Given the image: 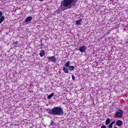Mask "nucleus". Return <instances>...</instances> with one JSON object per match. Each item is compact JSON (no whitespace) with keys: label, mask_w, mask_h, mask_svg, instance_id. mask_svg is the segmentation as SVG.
<instances>
[{"label":"nucleus","mask_w":128,"mask_h":128,"mask_svg":"<svg viewBox=\"0 0 128 128\" xmlns=\"http://www.w3.org/2000/svg\"><path fill=\"white\" fill-rule=\"evenodd\" d=\"M76 2H78V0H63L58 9V12H64L66 10L72 8V6H75Z\"/></svg>","instance_id":"obj_1"},{"label":"nucleus","mask_w":128,"mask_h":128,"mask_svg":"<svg viewBox=\"0 0 128 128\" xmlns=\"http://www.w3.org/2000/svg\"><path fill=\"white\" fill-rule=\"evenodd\" d=\"M48 112L52 116H63L64 109L62 107L56 106L50 110Z\"/></svg>","instance_id":"obj_2"},{"label":"nucleus","mask_w":128,"mask_h":128,"mask_svg":"<svg viewBox=\"0 0 128 128\" xmlns=\"http://www.w3.org/2000/svg\"><path fill=\"white\" fill-rule=\"evenodd\" d=\"M70 62L68 61L64 64L65 66L62 68V70L64 72V74H69L68 70L72 72L74 70V66H70Z\"/></svg>","instance_id":"obj_3"},{"label":"nucleus","mask_w":128,"mask_h":128,"mask_svg":"<svg viewBox=\"0 0 128 128\" xmlns=\"http://www.w3.org/2000/svg\"><path fill=\"white\" fill-rule=\"evenodd\" d=\"M122 114H124V111L122 110H119L117 111V112L115 114L117 118H122Z\"/></svg>","instance_id":"obj_4"},{"label":"nucleus","mask_w":128,"mask_h":128,"mask_svg":"<svg viewBox=\"0 0 128 128\" xmlns=\"http://www.w3.org/2000/svg\"><path fill=\"white\" fill-rule=\"evenodd\" d=\"M47 58H48V62H56V58L54 56H48Z\"/></svg>","instance_id":"obj_5"},{"label":"nucleus","mask_w":128,"mask_h":128,"mask_svg":"<svg viewBox=\"0 0 128 128\" xmlns=\"http://www.w3.org/2000/svg\"><path fill=\"white\" fill-rule=\"evenodd\" d=\"M79 50L80 52H86V46H81L79 48Z\"/></svg>","instance_id":"obj_6"},{"label":"nucleus","mask_w":128,"mask_h":128,"mask_svg":"<svg viewBox=\"0 0 128 128\" xmlns=\"http://www.w3.org/2000/svg\"><path fill=\"white\" fill-rule=\"evenodd\" d=\"M116 124L118 126H122V121L120 120H118L116 122Z\"/></svg>","instance_id":"obj_7"},{"label":"nucleus","mask_w":128,"mask_h":128,"mask_svg":"<svg viewBox=\"0 0 128 128\" xmlns=\"http://www.w3.org/2000/svg\"><path fill=\"white\" fill-rule=\"evenodd\" d=\"M31 20H32V17L30 16L27 17L25 20L26 22H30Z\"/></svg>","instance_id":"obj_8"},{"label":"nucleus","mask_w":128,"mask_h":128,"mask_svg":"<svg viewBox=\"0 0 128 128\" xmlns=\"http://www.w3.org/2000/svg\"><path fill=\"white\" fill-rule=\"evenodd\" d=\"M82 21V18H80L78 20L76 21V26H80V22Z\"/></svg>","instance_id":"obj_9"},{"label":"nucleus","mask_w":128,"mask_h":128,"mask_svg":"<svg viewBox=\"0 0 128 128\" xmlns=\"http://www.w3.org/2000/svg\"><path fill=\"white\" fill-rule=\"evenodd\" d=\"M44 54H46V52L44 51V50H42L40 52V56L42 58V56H44Z\"/></svg>","instance_id":"obj_10"},{"label":"nucleus","mask_w":128,"mask_h":128,"mask_svg":"<svg viewBox=\"0 0 128 128\" xmlns=\"http://www.w3.org/2000/svg\"><path fill=\"white\" fill-rule=\"evenodd\" d=\"M110 118H108L106 120L105 124L106 126H108V124H110Z\"/></svg>","instance_id":"obj_11"},{"label":"nucleus","mask_w":128,"mask_h":128,"mask_svg":"<svg viewBox=\"0 0 128 128\" xmlns=\"http://www.w3.org/2000/svg\"><path fill=\"white\" fill-rule=\"evenodd\" d=\"M54 93H52L48 96V100H50L52 96H54Z\"/></svg>","instance_id":"obj_12"},{"label":"nucleus","mask_w":128,"mask_h":128,"mask_svg":"<svg viewBox=\"0 0 128 128\" xmlns=\"http://www.w3.org/2000/svg\"><path fill=\"white\" fill-rule=\"evenodd\" d=\"M4 16H2L0 18V24H2V22H4Z\"/></svg>","instance_id":"obj_13"},{"label":"nucleus","mask_w":128,"mask_h":128,"mask_svg":"<svg viewBox=\"0 0 128 128\" xmlns=\"http://www.w3.org/2000/svg\"><path fill=\"white\" fill-rule=\"evenodd\" d=\"M18 42L16 41L15 42H14L13 44L14 46H18Z\"/></svg>","instance_id":"obj_14"},{"label":"nucleus","mask_w":128,"mask_h":128,"mask_svg":"<svg viewBox=\"0 0 128 128\" xmlns=\"http://www.w3.org/2000/svg\"><path fill=\"white\" fill-rule=\"evenodd\" d=\"M72 80H76V77L74 76V75L72 74Z\"/></svg>","instance_id":"obj_15"},{"label":"nucleus","mask_w":128,"mask_h":128,"mask_svg":"<svg viewBox=\"0 0 128 128\" xmlns=\"http://www.w3.org/2000/svg\"><path fill=\"white\" fill-rule=\"evenodd\" d=\"M50 126H54V122L52 120L50 122Z\"/></svg>","instance_id":"obj_16"},{"label":"nucleus","mask_w":128,"mask_h":128,"mask_svg":"<svg viewBox=\"0 0 128 128\" xmlns=\"http://www.w3.org/2000/svg\"><path fill=\"white\" fill-rule=\"evenodd\" d=\"M2 16V11H0V18Z\"/></svg>","instance_id":"obj_17"},{"label":"nucleus","mask_w":128,"mask_h":128,"mask_svg":"<svg viewBox=\"0 0 128 128\" xmlns=\"http://www.w3.org/2000/svg\"><path fill=\"white\" fill-rule=\"evenodd\" d=\"M112 124H110L109 126H108V128H112Z\"/></svg>","instance_id":"obj_18"},{"label":"nucleus","mask_w":128,"mask_h":128,"mask_svg":"<svg viewBox=\"0 0 128 128\" xmlns=\"http://www.w3.org/2000/svg\"><path fill=\"white\" fill-rule=\"evenodd\" d=\"M101 128H106V126L105 125H102V126H101Z\"/></svg>","instance_id":"obj_19"},{"label":"nucleus","mask_w":128,"mask_h":128,"mask_svg":"<svg viewBox=\"0 0 128 128\" xmlns=\"http://www.w3.org/2000/svg\"><path fill=\"white\" fill-rule=\"evenodd\" d=\"M116 123V121L115 120H114V121H113L110 124H115Z\"/></svg>","instance_id":"obj_20"},{"label":"nucleus","mask_w":128,"mask_h":128,"mask_svg":"<svg viewBox=\"0 0 128 128\" xmlns=\"http://www.w3.org/2000/svg\"><path fill=\"white\" fill-rule=\"evenodd\" d=\"M40 46H44V44L42 43H41L40 44Z\"/></svg>","instance_id":"obj_21"},{"label":"nucleus","mask_w":128,"mask_h":128,"mask_svg":"<svg viewBox=\"0 0 128 128\" xmlns=\"http://www.w3.org/2000/svg\"><path fill=\"white\" fill-rule=\"evenodd\" d=\"M40 0L41 2H42L44 0Z\"/></svg>","instance_id":"obj_22"},{"label":"nucleus","mask_w":128,"mask_h":128,"mask_svg":"<svg viewBox=\"0 0 128 128\" xmlns=\"http://www.w3.org/2000/svg\"><path fill=\"white\" fill-rule=\"evenodd\" d=\"M70 74H72V73H69Z\"/></svg>","instance_id":"obj_23"}]
</instances>
